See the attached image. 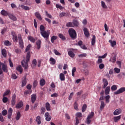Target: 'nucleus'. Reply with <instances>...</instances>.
<instances>
[{
    "label": "nucleus",
    "mask_w": 125,
    "mask_h": 125,
    "mask_svg": "<svg viewBox=\"0 0 125 125\" xmlns=\"http://www.w3.org/2000/svg\"><path fill=\"white\" fill-rule=\"evenodd\" d=\"M30 58H31V52H28L26 55V59L23 60L21 62V65L25 70H28L29 68V65H28V62L30 61Z\"/></svg>",
    "instance_id": "nucleus-1"
},
{
    "label": "nucleus",
    "mask_w": 125,
    "mask_h": 125,
    "mask_svg": "<svg viewBox=\"0 0 125 125\" xmlns=\"http://www.w3.org/2000/svg\"><path fill=\"white\" fill-rule=\"evenodd\" d=\"M68 34L72 40H76L77 39V32L73 28H70L68 30Z\"/></svg>",
    "instance_id": "nucleus-2"
},
{
    "label": "nucleus",
    "mask_w": 125,
    "mask_h": 125,
    "mask_svg": "<svg viewBox=\"0 0 125 125\" xmlns=\"http://www.w3.org/2000/svg\"><path fill=\"white\" fill-rule=\"evenodd\" d=\"M82 117V114L81 112H78L76 114V123L75 125H78L80 124V121H81V118Z\"/></svg>",
    "instance_id": "nucleus-3"
},
{
    "label": "nucleus",
    "mask_w": 125,
    "mask_h": 125,
    "mask_svg": "<svg viewBox=\"0 0 125 125\" xmlns=\"http://www.w3.org/2000/svg\"><path fill=\"white\" fill-rule=\"evenodd\" d=\"M18 37L19 39V43L20 46L21 48L22 49H23V48H24V42H23V40L22 39V36H21V34H19L18 35Z\"/></svg>",
    "instance_id": "nucleus-4"
},
{
    "label": "nucleus",
    "mask_w": 125,
    "mask_h": 125,
    "mask_svg": "<svg viewBox=\"0 0 125 125\" xmlns=\"http://www.w3.org/2000/svg\"><path fill=\"white\" fill-rule=\"evenodd\" d=\"M116 61H117V54L113 53L112 55V57H110L109 59V62L115 63H116Z\"/></svg>",
    "instance_id": "nucleus-5"
},
{
    "label": "nucleus",
    "mask_w": 125,
    "mask_h": 125,
    "mask_svg": "<svg viewBox=\"0 0 125 125\" xmlns=\"http://www.w3.org/2000/svg\"><path fill=\"white\" fill-rule=\"evenodd\" d=\"M125 87H121L117 91L114 92V94L115 95H118V94H121V93H123V92H125Z\"/></svg>",
    "instance_id": "nucleus-6"
},
{
    "label": "nucleus",
    "mask_w": 125,
    "mask_h": 125,
    "mask_svg": "<svg viewBox=\"0 0 125 125\" xmlns=\"http://www.w3.org/2000/svg\"><path fill=\"white\" fill-rule=\"evenodd\" d=\"M16 103V95L14 94L12 97V100H11L12 107H14V106H15Z\"/></svg>",
    "instance_id": "nucleus-7"
},
{
    "label": "nucleus",
    "mask_w": 125,
    "mask_h": 125,
    "mask_svg": "<svg viewBox=\"0 0 125 125\" xmlns=\"http://www.w3.org/2000/svg\"><path fill=\"white\" fill-rule=\"evenodd\" d=\"M41 35L44 39H47V38L49 37V33H47L46 31H44L43 32H41Z\"/></svg>",
    "instance_id": "nucleus-8"
},
{
    "label": "nucleus",
    "mask_w": 125,
    "mask_h": 125,
    "mask_svg": "<svg viewBox=\"0 0 125 125\" xmlns=\"http://www.w3.org/2000/svg\"><path fill=\"white\" fill-rule=\"evenodd\" d=\"M45 117V120L47 122H49L51 120V116L49 115V113L46 112L44 115Z\"/></svg>",
    "instance_id": "nucleus-9"
},
{
    "label": "nucleus",
    "mask_w": 125,
    "mask_h": 125,
    "mask_svg": "<svg viewBox=\"0 0 125 125\" xmlns=\"http://www.w3.org/2000/svg\"><path fill=\"white\" fill-rule=\"evenodd\" d=\"M31 100L32 104H34V103L36 102V100H37V95H36V94H32L31 95Z\"/></svg>",
    "instance_id": "nucleus-10"
},
{
    "label": "nucleus",
    "mask_w": 125,
    "mask_h": 125,
    "mask_svg": "<svg viewBox=\"0 0 125 125\" xmlns=\"http://www.w3.org/2000/svg\"><path fill=\"white\" fill-rule=\"evenodd\" d=\"M122 113V109L121 108H118L116 109L114 112L113 115L114 116H118V115H120Z\"/></svg>",
    "instance_id": "nucleus-11"
},
{
    "label": "nucleus",
    "mask_w": 125,
    "mask_h": 125,
    "mask_svg": "<svg viewBox=\"0 0 125 125\" xmlns=\"http://www.w3.org/2000/svg\"><path fill=\"white\" fill-rule=\"evenodd\" d=\"M13 112V109L12 108H10L8 109V119H11V116H12V113Z\"/></svg>",
    "instance_id": "nucleus-12"
},
{
    "label": "nucleus",
    "mask_w": 125,
    "mask_h": 125,
    "mask_svg": "<svg viewBox=\"0 0 125 125\" xmlns=\"http://www.w3.org/2000/svg\"><path fill=\"white\" fill-rule=\"evenodd\" d=\"M23 102L21 101L19 102L16 105V109H20L21 108H22L23 107Z\"/></svg>",
    "instance_id": "nucleus-13"
},
{
    "label": "nucleus",
    "mask_w": 125,
    "mask_h": 125,
    "mask_svg": "<svg viewBox=\"0 0 125 125\" xmlns=\"http://www.w3.org/2000/svg\"><path fill=\"white\" fill-rule=\"evenodd\" d=\"M122 119V115H119L118 116H115L113 117V120L114 123H118Z\"/></svg>",
    "instance_id": "nucleus-14"
},
{
    "label": "nucleus",
    "mask_w": 125,
    "mask_h": 125,
    "mask_svg": "<svg viewBox=\"0 0 125 125\" xmlns=\"http://www.w3.org/2000/svg\"><path fill=\"white\" fill-rule=\"evenodd\" d=\"M83 31L85 37L88 38V37H89V32H88V29H87V28H84Z\"/></svg>",
    "instance_id": "nucleus-15"
},
{
    "label": "nucleus",
    "mask_w": 125,
    "mask_h": 125,
    "mask_svg": "<svg viewBox=\"0 0 125 125\" xmlns=\"http://www.w3.org/2000/svg\"><path fill=\"white\" fill-rule=\"evenodd\" d=\"M35 15L36 17H37L38 19H39V20H40V21H42V16L41 15V14H40L39 12H36L35 13Z\"/></svg>",
    "instance_id": "nucleus-16"
},
{
    "label": "nucleus",
    "mask_w": 125,
    "mask_h": 125,
    "mask_svg": "<svg viewBox=\"0 0 125 125\" xmlns=\"http://www.w3.org/2000/svg\"><path fill=\"white\" fill-rule=\"evenodd\" d=\"M103 82L104 83L103 88H106L107 85H108V80L104 78L103 79Z\"/></svg>",
    "instance_id": "nucleus-17"
},
{
    "label": "nucleus",
    "mask_w": 125,
    "mask_h": 125,
    "mask_svg": "<svg viewBox=\"0 0 125 125\" xmlns=\"http://www.w3.org/2000/svg\"><path fill=\"white\" fill-rule=\"evenodd\" d=\"M26 80H27V77H26V76H24L23 77V79L22 82V84H21L22 87H24V86H25V85L27 84V81Z\"/></svg>",
    "instance_id": "nucleus-18"
},
{
    "label": "nucleus",
    "mask_w": 125,
    "mask_h": 125,
    "mask_svg": "<svg viewBox=\"0 0 125 125\" xmlns=\"http://www.w3.org/2000/svg\"><path fill=\"white\" fill-rule=\"evenodd\" d=\"M8 16L10 19H11V20H13V21H16L17 20L16 17L11 14H9Z\"/></svg>",
    "instance_id": "nucleus-19"
},
{
    "label": "nucleus",
    "mask_w": 125,
    "mask_h": 125,
    "mask_svg": "<svg viewBox=\"0 0 125 125\" xmlns=\"http://www.w3.org/2000/svg\"><path fill=\"white\" fill-rule=\"evenodd\" d=\"M0 14L1 15H3V16H8V15H9L8 12L4 10H2V11H1Z\"/></svg>",
    "instance_id": "nucleus-20"
},
{
    "label": "nucleus",
    "mask_w": 125,
    "mask_h": 125,
    "mask_svg": "<svg viewBox=\"0 0 125 125\" xmlns=\"http://www.w3.org/2000/svg\"><path fill=\"white\" fill-rule=\"evenodd\" d=\"M1 54L3 55V57H4V58H6L7 53L5 49H3L1 50Z\"/></svg>",
    "instance_id": "nucleus-21"
},
{
    "label": "nucleus",
    "mask_w": 125,
    "mask_h": 125,
    "mask_svg": "<svg viewBox=\"0 0 125 125\" xmlns=\"http://www.w3.org/2000/svg\"><path fill=\"white\" fill-rule=\"evenodd\" d=\"M2 71L4 72V73H7V65H6L5 64H3L2 67Z\"/></svg>",
    "instance_id": "nucleus-22"
},
{
    "label": "nucleus",
    "mask_w": 125,
    "mask_h": 125,
    "mask_svg": "<svg viewBox=\"0 0 125 125\" xmlns=\"http://www.w3.org/2000/svg\"><path fill=\"white\" fill-rule=\"evenodd\" d=\"M41 44H42V41L40 40H38L36 42L38 49H41Z\"/></svg>",
    "instance_id": "nucleus-23"
},
{
    "label": "nucleus",
    "mask_w": 125,
    "mask_h": 125,
    "mask_svg": "<svg viewBox=\"0 0 125 125\" xmlns=\"http://www.w3.org/2000/svg\"><path fill=\"white\" fill-rule=\"evenodd\" d=\"M68 54L71 58H74V57H75V53L72 51H68Z\"/></svg>",
    "instance_id": "nucleus-24"
},
{
    "label": "nucleus",
    "mask_w": 125,
    "mask_h": 125,
    "mask_svg": "<svg viewBox=\"0 0 125 125\" xmlns=\"http://www.w3.org/2000/svg\"><path fill=\"white\" fill-rule=\"evenodd\" d=\"M17 71H18V72H20V74L21 73H23V69H22V66L21 65H19L16 67Z\"/></svg>",
    "instance_id": "nucleus-25"
},
{
    "label": "nucleus",
    "mask_w": 125,
    "mask_h": 125,
    "mask_svg": "<svg viewBox=\"0 0 125 125\" xmlns=\"http://www.w3.org/2000/svg\"><path fill=\"white\" fill-rule=\"evenodd\" d=\"M4 44L6 46H10L11 45L12 43L9 41L8 40H6L4 42Z\"/></svg>",
    "instance_id": "nucleus-26"
},
{
    "label": "nucleus",
    "mask_w": 125,
    "mask_h": 125,
    "mask_svg": "<svg viewBox=\"0 0 125 125\" xmlns=\"http://www.w3.org/2000/svg\"><path fill=\"white\" fill-rule=\"evenodd\" d=\"M96 40V37H95V35H93L91 39L92 45H94V44H95Z\"/></svg>",
    "instance_id": "nucleus-27"
},
{
    "label": "nucleus",
    "mask_w": 125,
    "mask_h": 125,
    "mask_svg": "<svg viewBox=\"0 0 125 125\" xmlns=\"http://www.w3.org/2000/svg\"><path fill=\"white\" fill-rule=\"evenodd\" d=\"M109 42L110 43L112 47H114L115 45H117V42L115 41H112V40H109Z\"/></svg>",
    "instance_id": "nucleus-28"
},
{
    "label": "nucleus",
    "mask_w": 125,
    "mask_h": 125,
    "mask_svg": "<svg viewBox=\"0 0 125 125\" xmlns=\"http://www.w3.org/2000/svg\"><path fill=\"white\" fill-rule=\"evenodd\" d=\"M12 39L13 42H18V37L16 34L13 35Z\"/></svg>",
    "instance_id": "nucleus-29"
},
{
    "label": "nucleus",
    "mask_w": 125,
    "mask_h": 125,
    "mask_svg": "<svg viewBox=\"0 0 125 125\" xmlns=\"http://www.w3.org/2000/svg\"><path fill=\"white\" fill-rule=\"evenodd\" d=\"M73 27H78L79 26V21H78L74 20L73 21Z\"/></svg>",
    "instance_id": "nucleus-30"
},
{
    "label": "nucleus",
    "mask_w": 125,
    "mask_h": 125,
    "mask_svg": "<svg viewBox=\"0 0 125 125\" xmlns=\"http://www.w3.org/2000/svg\"><path fill=\"white\" fill-rule=\"evenodd\" d=\"M21 118V113H20V112L18 111L17 114V116L16 117V121H19Z\"/></svg>",
    "instance_id": "nucleus-31"
},
{
    "label": "nucleus",
    "mask_w": 125,
    "mask_h": 125,
    "mask_svg": "<svg viewBox=\"0 0 125 125\" xmlns=\"http://www.w3.org/2000/svg\"><path fill=\"white\" fill-rule=\"evenodd\" d=\"M36 121L38 124V125H41L42 124V121H41V116H38L37 117Z\"/></svg>",
    "instance_id": "nucleus-32"
},
{
    "label": "nucleus",
    "mask_w": 125,
    "mask_h": 125,
    "mask_svg": "<svg viewBox=\"0 0 125 125\" xmlns=\"http://www.w3.org/2000/svg\"><path fill=\"white\" fill-rule=\"evenodd\" d=\"M110 93V86H107L105 89V94L108 95Z\"/></svg>",
    "instance_id": "nucleus-33"
},
{
    "label": "nucleus",
    "mask_w": 125,
    "mask_h": 125,
    "mask_svg": "<svg viewBox=\"0 0 125 125\" xmlns=\"http://www.w3.org/2000/svg\"><path fill=\"white\" fill-rule=\"evenodd\" d=\"M28 39L29 41H30L31 42H36V39L34 38V37L31 36H29L28 37Z\"/></svg>",
    "instance_id": "nucleus-34"
},
{
    "label": "nucleus",
    "mask_w": 125,
    "mask_h": 125,
    "mask_svg": "<svg viewBox=\"0 0 125 125\" xmlns=\"http://www.w3.org/2000/svg\"><path fill=\"white\" fill-rule=\"evenodd\" d=\"M40 83L41 86H43V85L45 84V80H44V79H41L40 80Z\"/></svg>",
    "instance_id": "nucleus-35"
},
{
    "label": "nucleus",
    "mask_w": 125,
    "mask_h": 125,
    "mask_svg": "<svg viewBox=\"0 0 125 125\" xmlns=\"http://www.w3.org/2000/svg\"><path fill=\"white\" fill-rule=\"evenodd\" d=\"M60 79L61 81H65V76H64V74L60 73Z\"/></svg>",
    "instance_id": "nucleus-36"
},
{
    "label": "nucleus",
    "mask_w": 125,
    "mask_h": 125,
    "mask_svg": "<svg viewBox=\"0 0 125 125\" xmlns=\"http://www.w3.org/2000/svg\"><path fill=\"white\" fill-rule=\"evenodd\" d=\"M59 37L61 39L62 41H66V37L63 36V34L60 33L59 34Z\"/></svg>",
    "instance_id": "nucleus-37"
},
{
    "label": "nucleus",
    "mask_w": 125,
    "mask_h": 125,
    "mask_svg": "<svg viewBox=\"0 0 125 125\" xmlns=\"http://www.w3.org/2000/svg\"><path fill=\"white\" fill-rule=\"evenodd\" d=\"M45 107L47 111H50V104L49 103H46L45 104Z\"/></svg>",
    "instance_id": "nucleus-38"
},
{
    "label": "nucleus",
    "mask_w": 125,
    "mask_h": 125,
    "mask_svg": "<svg viewBox=\"0 0 125 125\" xmlns=\"http://www.w3.org/2000/svg\"><path fill=\"white\" fill-rule=\"evenodd\" d=\"M40 30L41 31V33H42L43 32H45V27L42 25L40 26Z\"/></svg>",
    "instance_id": "nucleus-39"
},
{
    "label": "nucleus",
    "mask_w": 125,
    "mask_h": 125,
    "mask_svg": "<svg viewBox=\"0 0 125 125\" xmlns=\"http://www.w3.org/2000/svg\"><path fill=\"white\" fill-rule=\"evenodd\" d=\"M66 27H74V24L72 22H68L66 24Z\"/></svg>",
    "instance_id": "nucleus-40"
},
{
    "label": "nucleus",
    "mask_w": 125,
    "mask_h": 125,
    "mask_svg": "<svg viewBox=\"0 0 125 125\" xmlns=\"http://www.w3.org/2000/svg\"><path fill=\"white\" fill-rule=\"evenodd\" d=\"M94 117V112H91L90 114L87 116V118L88 119H92Z\"/></svg>",
    "instance_id": "nucleus-41"
},
{
    "label": "nucleus",
    "mask_w": 125,
    "mask_h": 125,
    "mask_svg": "<svg viewBox=\"0 0 125 125\" xmlns=\"http://www.w3.org/2000/svg\"><path fill=\"white\" fill-rule=\"evenodd\" d=\"M101 4L103 8H104L105 9H107V8H108V7H107V5H106V4H105V2L104 1H101Z\"/></svg>",
    "instance_id": "nucleus-42"
},
{
    "label": "nucleus",
    "mask_w": 125,
    "mask_h": 125,
    "mask_svg": "<svg viewBox=\"0 0 125 125\" xmlns=\"http://www.w3.org/2000/svg\"><path fill=\"white\" fill-rule=\"evenodd\" d=\"M104 107H105V103H104V101H101L100 105L101 110H102V109H104Z\"/></svg>",
    "instance_id": "nucleus-43"
},
{
    "label": "nucleus",
    "mask_w": 125,
    "mask_h": 125,
    "mask_svg": "<svg viewBox=\"0 0 125 125\" xmlns=\"http://www.w3.org/2000/svg\"><path fill=\"white\" fill-rule=\"evenodd\" d=\"M21 8L23 9H24V10H30V8L29 7L24 6V5H21Z\"/></svg>",
    "instance_id": "nucleus-44"
},
{
    "label": "nucleus",
    "mask_w": 125,
    "mask_h": 125,
    "mask_svg": "<svg viewBox=\"0 0 125 125\" xmlns=\"http://www.w3.org/2000/svg\"><path fill=\"white\" fill-rule=\"evenodd\" d=\"M8 94H10V90L9 89L5 91V92L3 94V96H6L7 95H8Z\"/></svg>",
    "instance_id": "nucleus-45"
},
{
    "label": "nucleus",
    "mask_w": 125,
    "mask_h": 125,
    "mask_svg": "<svg viewBox=\"0 0 125 125\" xmlns=\"http://www.w3.org/2000/svg\"><path fill=\"white\" fill-rule=\"evenodd\" d=\"M76 71H77V68L73 67L72 70V77H75V73H76Z\"/></svg>",
    "instance_id": "nucleus-46"
},
{
    "label": "nucleus",
    "mask_w": 125,
    "mask_h": 125,
    "mask_svg": "<svg viewBox=\"0 0 125 125\" xmlns=\"http://www.w3.org/2000/svg\"><path fill=\"white\" fill-rule=\"evenodd\" d=\"M57 39V36H53L51 38V42L52 43H53L55 40H56Z\"/></svg>",
    "instance_id": "nucleus-47"
},
{
    "label": "nucleus",
    "mask_w": 125,
    "mask_h": 125,
    "mask_svg": "<svg viewBox=\"0 0 125 125\" xmlns=\"http://www.w3.org/2000/svg\"><path fill=\"white\" fill-rule=\"evenodd\" d=\"M117 89H118V87L116 85H113L111 87V90L112 91H115V90H117Z\"/></svg>",
    "instance_id": "nucleus-48"
},
{
    "label": "nucleus",
    "mask_w": 125,
    "mask_h": 125,
    "mask_svg": "<svg viewBox=\"0 0 125 125\" xmlns=\"http://www.w3.org/2000/svg\"><path fill=\"white\" fill-rule=\"evenodd\" d=\"M87 56V54L86 53H83L78 55L79 58H83V57H85Z\"/></svg>",
    "instance_id": "nucleus-49"
},
{
    "label": "nucleus",
    "mask_w": 125,
    "mask_h": 125,
    "mask_svg": "<svg viewBox=\"0 0 125 125\" xmlns=\"http://www.w3.org/2000/svg\"><path fill=\"white\" fill-rule=\"evenodd\" d=\"M31 93H32V90H25L24 92V95H27V94H31Z\"/></svg>",
    "instance_id": "nucleus-50"
},
{
    "label": "nucleus",
    "mask_w": 125,
    "mask_h": 125,
    "mask_svg": "<svg viewBox=\"0 0 125 125\" xmlns=\"http://www.w3.org/2000/svg\"><path fill=\"white\" fill-rule=\"evenodd\" d=\"M74 108L75 110H76L77 111L79 110V107H78V103H77V102H75L74 104Z\"/></svg>",
    "instance_id": "nucleus-51"
},
{
    "label": "nucleus",
    "mask_w": 125,
    "mask_h": 125,
    "mask_svg": "<svg viewBox=\"0 0 125 125\" xmlns=\"http://www.w3.org/2000/svg\"><path fill=\"white\" fill-rule=\"evenodd\" d=\"M50 61L52 62L51 64H52L53 65H54V64L56 63V61H55V59H54L53 58H50Z\"/></svg>",
    "instance_id": "nucleus-52"
},
{
    "label": "nucleus",
    "mask_w": 125,
    "mask_h": 125,
    "mask_svg": "<svg viewBox=\"0 0 125 125\" xmlns=\"http://www.w3.org/2000/svg\"><path fill=\"white\" fill-rule=\"evenodd\" d=\"M105 98L106 103H109V102H110V95H107L105 96Z\"/></svg>",
    "instance_id": "nucleus-53"
},
{
    "label": "nucleus",
    "mask_w": 125,
    "mask_h": 125,
    "mask_svg": "<svg viewBox=\"0 0 125 125\" xmlns=\"http://www.w3.org/2000/svg\"><path fill=\"white\" fill-rule=\"evenodd\" d=\"M2 101L3 103H6L8 101V98L5 96H3Z\"/></svg>",
    "instance_id": "nucleus-54"
},
{
    "label": "nucleus",
    "mask_w": 125,
    "mask_h": 125,
    "mask_svg": "<svg viewBox=\"0 0 125 125\" xmlns=\"http://www.w3.org/2000/svg\"><path fill=\"white\" fill-rule=\"evenodd\" d=\"M31 46L32 45H31V44H28L25 49V52H28V51L30 50V48H31Z\"/></svg>",
    "instance_id": "nucleus-55"
},
{
    "label": "nucleus",
    "mask_w": 125,
    "mask_h": 125,
    "mask_svg": "<svg viewBox=\"0 0 125 125\" xmlns=\"http://www.w3.org/2000/svg\"><path fill=\"white\" fill-rule=\"evenodd\" d=\"M86 108H87L86 104H85L83 105L82 107V109L83 113V112H85V110H86Z\"/></svg>",
    "instance_id": "nucleus-56"
},
{
    "label": "nucleus",
    "mask_w": 125,
    "mask_h": 125,
    "mask_svg": "<svg viewBox=\"0 0 125 125\" xmlns=\"http://www.w3.org/2000/svg\"><path fill=\"white\" fill-rule=\"evenodd\" d=\"M56 7H57V8H59V9H60V10H62V9H63L64 8V7H63L58 4H57L56 5Z\"/></svg>",
    "instance_id": "nucleus-57"
},
{
    "label": "nucleus",
    "mask_w": 125,
    "mask_h": 125,
    "mask_svg": "<svg viewBox=\"0 0 125 125\" xmlns=\"http://www.w3.org/2000/svg\"><path fill=\"white\" fill-rule=\"evenodd\" d=\"M116 63L117 64V65H118L119 68H122V62L120 61H117L116 62Z\"/></svg>",
    "instance_id": "nucleus-58"
},
{
    "label": "nucleus",
    "mask_w": 125,
    "mask_h": 125,
    "mask_svg": "<svg viewBox=\"0 0 125 125\" xmlns=\"http://www.w3.org/2000/svg\"><path fill=\"white\" fill-rule=\"evenodd\" d=\"M54 53H55V54H56V55H58L59 56H60V55H61V54L59 53V52H58V51H57V50L56 49L54 50Z\"/></svg>",
    "instance_id": "nucleus-59"
},
{
    "label": "nucleus",
    "mask_w": 125,
    "mask_h": 125,
    "mask_svg": "<svg viewBox=\"0 0 125 125\" xmlns=\"http://www.w3.org/2000/svg\"><path fill=\"white\" fill-rule=\"evenodd\" d=\"M2 116H6V115H7V110H6V109L2 110Z\"/></svg>",
    "instance_id": "nucleus-60"
},
{
    "label": "nucleus",
    "mask_w": 125,
    "mask_h": 125,
    "mask_svg": "<svg viewBox=\"0 0 125 125\" xmlns=\"http://www.w3.org/2000/svg\"><path fill=\"white\" fill-rule=\"evenodd\" d=\"M114 71L115 73H116L117 74H119V73L121 72V69H120V68H118L117 67H115L114 68Z\"/></svg>",
    "instance_id": "nucleus-61"
},
{
    "label": "nucleus",
    "mask_w": 125,
    "mask_h": 125,
    "mask_svg": "<svg viewBox=\"0 0 125 125\" xmlns=\"http://www.w3.org/2000/svg\"><path fill=\"white\" fill-rule=\"evenodd\" d=\"M86 121L87 125H90L91 123V120H90V119L87 118Z\"/></svg>",
    "instance_id": "nucleus-62"
},
{
    "label": "nucleus",
    "mask_w": 125,
    "mask_h": 125,
    "mask_svg": "<svg viewBox=\"0 0 125 125\" xmlns=\"http://www.w3.org/2000/svg\"><path fill=\"white\" fill-rule=\"evenodd\" d=\"M32 64L33 65H34L35 67H36V66H37V60L34 59V60H33V61H32Z\"/></svg>",
    "instance_id": "nucleus-63"
},
{
    "label": "nucleus",
    "mask_w": 125,
    "mask_h": 125,
    "mask_svg": "<svg viewBox=\"0 0 125 125\" xmlns=\"http://www.w3.org/2000/svg\"><path fill=\"white\" fill-rule=\"evenodd\" d=\"M37 85H38V81L37 80H35L33 83V87H36Z\"/></svg>",
    "instance_id": "nucleus-64"
}]
</instances>
